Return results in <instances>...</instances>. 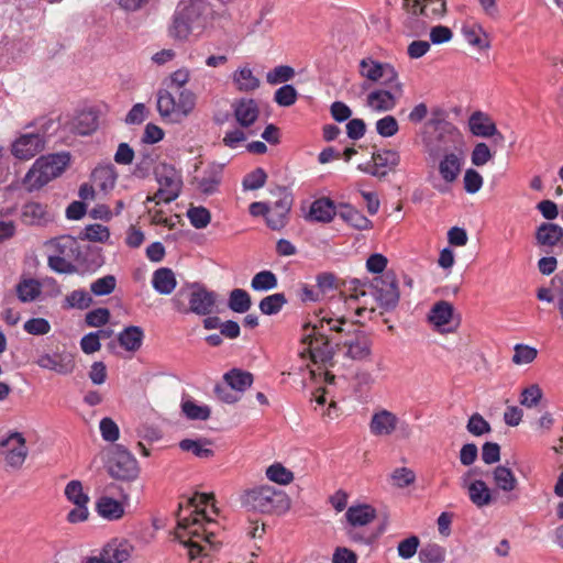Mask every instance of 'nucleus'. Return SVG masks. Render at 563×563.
<instances>
[{
	"label": "nucleus",
	"mask_w": 563,
	"mask_h": 563,
	"mask_svg": "<svg viewBox=\"0 0 563 563\" xmlns=\"http://www.w3.org/2000/svg\"><path fill=\"white\" fill-rule=\"evenodd\" d=\"M471 132L481 137H498L504 141V135L497 130L493 120L482 111L474 112L468 120Z\"/></svg>",
	"instance_id": "19"
},
{
	"label": "nucleus",
	"mask_w": 563,
	"mask_h": 563,
	"mask_svg": "<svg viewBox=\"0 0 563 563\" xmlns=\"http://www.w3.org/2000/svg\"><path fill=\"white\" fill-rule=\"evenodd\" d=\"M152 286L161 295L172 294L177 286L174 272L167 267L156 269L153 273Z\"/></svg>",
	"instance_id": "25"
},
{
	"label": "nucleus",
	"mask_w": 563,
	"mask_h": 563,
	"mask_svg": "<svg viewBox=\"0 0 563 563\" xmlns=\"http://www.w3.org/2000/svg\"><path fill=\"white\" fill-rule=\"evenodd\" d=\"M21 220L27 225H43L49 220V216L45 206L32 201L23 206Z\"/></svg>",
	"instance_id": "27"
},
{
	"label": "nucleus",
	"mask_w": 563,
	"mask_h": 563,
	"mask_svg": "<svg viewBox=\"0 0 563 563\" xmlns=\"http://www.w3.org/2000/svg\"><path fill=\"white\" fill-rule=\"evenodd\" d=\"M445 560V550L437 543H428L419 551V561L421 563H443Z\"/></svg>",
	"instance_id": "47"
},
{
	"label": "nucleus",
	"mask_w": 563,
	"mask_h": 563,
	"mask_svg": "<svg viewBox=\"0 0 563 563\" xmlns=\"http://www.w3.org/2000/svg\"><path fill=\"white\" fill-rule=\"evenodd\" d=\"M536 240L539 246L552 249L561 245L563 247V228L555 223L543 222L537 228Z\"/></svg>",
	"instance_id": "22"
},
{
	"label": "nucleus",
	"mask_w": 563,
	"mask_h": 563,
	"mask_svg": "<svg viewBox=\"0 0 563 563\" xmlns=\"http://www.w3.org/2000/svg\"><path fill=\"white\" fill-rule=\"evenodd\" d=\"M98 114L93 110L79 112L73 121V131L79 135H89L98 129Z\"/></svg>",
	"instance_id": "28"
},
{
	"label": "nucleus",
	"mask_w": 563,
	"mask_h": 563,
	"mask_svg": "<svg viewBox=\"0 0 563 563\" xmlns=\"http://www.w3.org/2000/svg\"><path fill=\"white\" fill-rule=\"evenodd\" d=\"M107 468L111 477L122 482H132L140 473L136 459L121 445L110 452Z\"/></svg>",
	"instance_id": "9"
},
{
	"label": "nucleus",
	"mask_w": 563,
	"mask_h": 563,
	"mask_svg": "<svg viewBox=\"0 0 563 563\" xmlns=\"http://www.w3.org/2000/svg\"><path fill=\"white\" fill-rule=\"evenodd\" d=\"M252 299L250 294L241 288L233 289L229 295L228 307L236 313H244L250 310Z\"/></svg>",
	"instance_id": "43"
},
{
	"label": "nucleus",
	"mask_w": 563,
	"mask_h": 563,
	"mask_svg": "<svg viewBox=\"0 0 563 563\" xmlns=\"http://www.w3.org/2000/svg\"><path fill=\"white\" fill-rule=\"evenodd\" d=\"M241 504L249 510L272 514L287 510L289 498L283 490L269 485H261L246 489L241 495Z\"/></svg>",
	"instance_id": "7"
},
{
	"label": "nucleus",
	"mask_w": 563,
	"mask_h": 563,
	"mask_svg": "<svg viewBox=\"0 0 563 563\" xmlns=\"http://www.w3.org/2000/svg\"><path fill=\"white\" fill-rule=\"evenodd\" d=\"M211 442L207 439L191 440L184 439L179 442V448L186 452H192V454L200 459L212 457L214 452L209 448Z\"/></svg>",
	"instance_id": "40"
},
{
	"label": "nucleus",
	"mask_w": 563,
	"mask_h": 563,
	"mask_svg": "<svg viewBox=\"0 0 563 563\" xmlns=\"http://www.w3.org/2000/svg\"><path fill=\"white\" fill-rule=\"evenodd\" d=\"M29 128H34L33 132L46 141L47 136L57 132L59 123L53 118L43 117L26 125V129Z\"/></svg>",
	"instance_id": "49"
},
{
	"label": "nucleus",
	"mask_w": 563,
	"mask_h": 563,
	"mask_svg": "<svg viewBox=\"0 0 563 563\" xmlns=\"http://www.w3.org/2000/svg\"><path fill=\"white\" fill-rule=\"evenodd\" d=\"M196 103V96L187 89L177 90V107L179 118L189 114Z\"/></svg>",
	"instance_id": "58"
},
{
	"label": "nucleus",
	"mask_w": 563,
	"mask_h": 563,
	"mask_svg": "<svg viewBox=\"0 0 563 563\" xmlns=\"http://www.w3.org/2000/svg\"><path fill=\"white\" fill-rule=\"evenodd\" d=\"M267 179V174L261 167L255 168L246 174L243 178L242 185L245 190H257L262 188Z\"/></svg>",
	"instance_id": "55"
},
{
	"label": "nucleus",
	"mask_w": 563,
	"mask_h": 563,
	"mask_svg": "<svg viewBox=\"0 0 563 563\" xmlns=\"http://www.w3.org/2000/svg\"><path fill=\"white\" fill-rule=\"evenodd\" d=\"M514 351L511 360L517 365L530 364L538 355L537 349L521 343L516 344Z\"/></svg>",
	"instance_id": "54"
},
{
	"label": "nucleus",
	"mask_w": 563,
	"mask_h": 563,
	"mask_svg": "<svg viewBox=\"0 0 563 563\" xmlns=\"http://www.w3.org/2000/svg\"><path fill=\"white\" fill-rule=\"evenodd\" d=\"M277 285V276L267 269L256 273L251 280V287L255 291H268L275 289Z\"/></svg>",
	"instance_id": "45"
},
{
	"label": "nucleus",
	"mask_w": 563,
	"mask_h": 563,
	"mask_svg": "<svg viewBox=\"0 0 563 563\" xmlns=\"http://www.w3.org/2000/svg\"><path fill=\"white\" fill-rule=\"evenodd\" d=\"M68 257L59 255H48L47 264L48 267L59 274H74L77 272V267L69 261Z\"/></svg>",
	"instance_id": "59"
},
{
	"label": "nucleus",
	"mask_w": 563,
	"mask_h": 563,
	"mask_svg": "<svg viewBox=\"0 0 563 563\" xmlns=\"http://www.w3.org/2000/svg\"><path fill=\"white\" fill-rule=\"evenodd\" d=\"M155 175L159 189L153 199H157V202L162 201L165 203L176 200L183 187L181 174L172 165L161 164L156 168Z\"/></svg>",
	"instance_id": "11"
},
{
	"label": "nucleus",
	"mask_w": 563,
	"mask_h": 563,
	"mask_svg": "<svg viewBox=\"0 0 563 563\" xmlns=\"http://www.w3.org/2000/svg\"><path fill=\"white\" fill-rule=\"evenodd\" d=\"M191 225L196 229H205L211 221V213L205 207H191L187 211Z\"/></svg>",
	"instance_id": "52"
},
{
	"label": "nucleus",
	"mask_w": 563,
	"mask_h": 563,
	"mask_svg": "<svg viewBox=\"0 0 563 563\" xmlns=\"http://www.w3.org/2000/svg\"><path fill=\"white\" fill-rule=\"evenodd\" d=\"M413 8L426 18L441 16L445 13V0H413Z\"/></svg>",
	"instance_id": "44"
},
{
	"label": "nucleus",
	"mask_w": 563,
	"mask_h": 563,
	"mask_svg": "<svg viewBox=\"0 0 563 563\" xmlns=\"http://www.w3.org/2000/svg\"><path fill=\"white\" fill-rule=\"evenodd\" d=\"M36 364L45 369L54 371L58 374L67 375L75 369V362L67 354H43L36 361Z\"/></svg>",
	"instance_id": "20"
},
{
	"label": "nucleus",
	"mask_w": 563,
	"mask_h": 563,
	"mask_svg": "<svg viewBox=\"0 0 563 563\" xmlns=\"http://www.w3.org/2000/svg\"><path fill=\"white\" fill-rule=\"evenodd\" d=\"M493 478L496 487L506 493L512 492L518 485V481L512 471L504 465L494 468Z\"/></svg>",
	"instance_id": "39"
},
{
	"label": "nucleus",
	"mask_w": 563,
	"mask_h": 563,
	"mask_svg": "<svg viewBox=\"0 0 563 563\" xmlns=\"http://www.w3.org/2000/svg\"><path fill=\"white\" fill-rule=\"evenodd\" d=\"M91 179L97 187L107 191L114 187L117 173L112 165L98 166L92 170Z\"/></svg>",
	"instance_id": "37"
},
{
	"label": "nucleus",
	"mask_w": 563,
	"mask_h": 563,
	"mask_svg": "<svg viewBox=\"0 0 563 563\" xmlns=\"http://www.w3.org/2000/svg\"><path fill=\"white\" fill-rule=\"evenodd\" d=\"M65 496L74 505H87L89 503V497L84 493L80 481H70L65 487Z\"/></svg>",
	"instance_id": "51"
},
{
	"label": "nucleus",
	"mask_w": 563,
	"mask_h": 563,
	"mask_svg": "<svg viewBox=\"0 0 563 563\" xmlns=\"http://www.w3.org/2000/svg\"><path fill=\"white\" fill-rule=\"evenodd\" d=\"M234 118L243 128L251 126L260 115V109L254 99L242 98L233 104Z\"/></svg>",
	"instance_id": "24"
},
{
	"label": "nucleus",
	"mask_w": 563,
	"mask_h": 563,
	"mask_svg": "<svg viewBox=\"0 0 563 563\" xmlns=\"http://www.w3.org/2000/svg\"><path fill=\"white\" fill-rule=\"evenodd\" d=\"M266 476L269 481L287 485L292 482L294 474L280 463H275L266 468Z\"/></svg>",
	"instance_id": "50"
},
{
	"label": "nucleus",
	"mask_w": 563,
	"mask_h": 563,
	"mask_svg": "<svg viewBox=\"0 0 563 563\" xmlns=\"http://www.w3.org/2000/svg\"><path fill=\"white\" fill-rule=\"evenodd\" d=\"M274 100L282 107L292 106L297 100V91L291 85H284L275 91Z\"/></svg>",
	"instance_id": "62"
},
{
	"label": "nucleus",
	"mask_w": 563,
	"mask_h": 563,
	"mask_svg": "<svg viewBox=\"0 0 563 563\" xmlns=\"http://www.w3.org/2000/svg\"><path fill=\"white\" fill-rule=\"evenodd\" d=\"M181 410L190 420H207L211 413L208 406H199L191 400L184 401L181 404Z\"/></svg>",
	"instance_id": "53"
},
{
	"label": "nucleus",
	"mask_w": 563,
	"mask_h": 563,
	"mask_svg": "<svg viewBox=\"0 0 563 563\" xmlns=\"http://www.w3.org/2000/svg\"><path fill=\"white\" fill-rule=\"evenodd\" d=\"M96 510L100 517L110 521L119 520L124 515L122 503L109 496H102L97 500Z\"/></svg>",
	"instance_id": "26"
},
{
	"label": "nucleus",
	"mask_w": 563,
	"mask_h": 563,
	"mask_svg": "<svg viewBox=\"0 0 563 563\" xmlns=\"http://www.w3.org/2000/svg\"><path fill=\"white\" fill-rule=\"evenodd\" d=\"M144 339V331L141 327L130 325L119 333L118 341L120 345L129 352L140 350Z\"/></svg>",
	"instance_id": "29"
},
{
	"label": "nucleus",
	"mask_w": 563,
	"mask_h": 563,
	"mask_svg": "<svg viewBox=\"0 0 563 563\" xmlns=\"http://www.w3.org/2000/svg\"><path fill=\"white\" fill-rule=\"evenodd\" d=\"M92 302V298L84 289L71 291L66 297V303L69 308L87 309Z\"/></svg>",
	"instance_id": "61"
},
{
	"label": "nucleus",
	"mask_w": 563,
	"mask_h": 563,
	"mask_svg": "<svg viewBox=\"0 0 563 563\" xmlns=\"http://www.w3.org/2000/svg\"><path fill=\"white\" fill-rule=\"evenodd\" d=\"M343 332L347 338L343 341L346 356L353 360H364L371 355L372 340L369 334L361 330L354 322L347 320Z\"/></svg>",
	"instance_id": "13"
},
{
	"label": "nucleus",
	"mask_w": 563,
	"mask_h": 563,
	"mask_svg": "<svg viewBox=\"0 0 563 563\" xmlns=\"http://www.w3.org/2000/svg\"><path fill=\"white\" fill-rule=\"evenodd\" d=\"M418 8L411 5L410 15L406 21V27L413 36H420L427 32V23L419 18Z\"/></svg>",
	"instance_id": "60"
},
{
	"label": "nucleus",
	"mask_w": 563,
	"mask_h": 563,
	"mask_svg": "<svg viewBox=\"0 0 563 563\" xmlns=\"http://www.w3.org/2000/svg\"><path fill=\"white\" fill-rule=\"evenodd\" d=\"M294 76L295 70L292 67L287 65H280L267 73L266 80L269 85H278L282 82L289 81L290 79L294 78Z\"/></svg>",
	"instance_id": "56"
},
{
	"label": "nucleus",
	"mask_w": 563,
	"mask_h": 563,
	"mask_svg": "<svg viewBox=\"0 0 563 563\" xmlns=\"http://www.w3.org/2000/svg\"><path fill=\"white\" fill-rule=\"evenodd\" d=\"M184 292L185 290L180 289L177 296L173 299L174 307L177 311L181 313H195L198 316H209L213 312L218 298V295L214 291L208 290L199 284L190 285L188 307L178 299V296L184 295Z\"/></svg>",
	"instance_id": "8"
},
{
	"label": "nucleus",
	"mask_w": 563,
	"mask_h": 563,
	"mask_svg": "<svg viewBox=\"0 0 563 563\" xmlns=\"http://www.w3.org/2000/svg\"><path fill=\"white\" fill-rule=\"evenodd\" d=\"M232 79L236 89L242 92H249L260 87V79L254 76L252 69L249 66L240 67L236 69Z\"/></svg>",
	"instance_id": "34"
},
{
	"label": "nucleus",
	"mask_w": 563,
	"mask_h": 563,
	"mask_svg": "<svg viewBox=\"0 0 563 563\" xmlns=\"http://www.w3.org/2000/svg\"><path fill=\"white\" fill-rule=\"evenodd\" d=\"M106 563H126L131 556V547L128 543H108L100 553Z\"/></svg>",
	"instance_id": "33"
},
{
	"label": "nucleus",
	"mask_w": 563,
	"mask_h": 563,
	"mask_svg": "<svg viewBox=\"0 0 563 563\" xmlns=\"http://www.w3.org/2000/svg\"><path fill=\"white\" fill-rule=\"evenodd\" d=\"M223 382L228 384L232 390L240 394L252 385L253 375L249 372L233 368L223 375Z\"/></svg>",
	"instance_id": "31"
},
{
	"label": "nucleus",
	"mask_w": 563,
	"mask_h": 563,
	"mask_svg": "<svg viewBox=\"0 0 563 563\" xmlns=\"http://www.w3.org/2000/svg\"><path fill=\"white\" fill-rule=\"evenodd\" d=\"M222 178V168L220 166L210 167L206 174L198 180V188L205 195H212L217 191Z\"/></svg>",
	"instance_id": "42"
},
{
	"label": "nucleus",
	"mask_w": 563,
	"mask_h": 563,
	"mask_svg": "<svg viewBox=\"0 0 563 563\" xmlns=\"http://www.w3.org/2000/svg\"><path fill=\"white\" fill-rule=\"evenodd\" d=\"M287 303V299L283 292H276L264 297L258 305L263 314L273 316L278 313Z\"/></svg>",
	"instance_id": "46"
},
{
	"label": "nucleus",
	"mask_w": 563,
	"mask_h": 563,
	"mask_svg": "<svg viewBox=\"0 0 563 563\" xmlns=\"http://www.w3.org/2000/svg\"><path fill=\"white\" fill-rule=\"evenodd\" d=\"M336 214V207L330 198H319L314 200L306 217L308 221L329 223Z\"/></svg>",
	"instance_id": "23"
},
{
	"label": "nucleus",
	"mask_w": 563,
	"mask_h": 563,
	"mask_svg": "<svg viewBox=\"0 0 563 563\" xmlns=\"http://www.w3.org/2000/svg\"><path fill=\"white\" fill-rule=\"evenodd\" d=\"M117 279L113 275H106L96 279L90 285V290L96 296H107L115 289Z\"/></svg>",
	"instance_id": "57"
},
{
	"label": "nucleus",
	"mask_w": 563,
	"mask_h": 563,
	"mask_svg": "<svg viewBox=\"0 0 563 563\" xmlns=\"http://www.w3.org/2000/svg\"><path fill=\"white\" fill-rule=\"evenodd\" d=\"M398 130V122L393 115H386L376 122V131L383 137H391Z\"/></svg>",
	"instance_id": "63"
},
{
	"label": "nucleus",
	"mask_w": 563,
	"mask_h": 563,
	"mask_svg": "<svg viewBox=\"0 0 563 563\" xmlns=\"http://www.w3.org/2000/svg\"><path fill=\"white\" fill-rule=\"evenodd\" d=\"M349 523L353 527L366 526L376 517L375 509L369 505L352 506L345 512Z\"/></svg>",
	"instance_id": "30"
},
{
	"label": "nucleus",
	"mask_w": 563,
	"mask_h": 563,
	"mask_svg": "<svg viewBox=\"0 0 563 563\" xmlns=\"http://www.w3.org/2000/svg\"><path fill=\"white\" fill-rule=\"evenodd\" d=\"M110 238L109 229L106 225L95 223L87 225L82 232L79 233V239L103 243Z\"/></svg>",
	"instance_id": "48"
},
{
	"label": "nucleus",
	"mask_w": 563,
	"mask_h": 563,
	"mask_svg": "<svg viewBox=\"0 0 563 563\" xmlns=\"http://www.w3.org/2000/svg\"><path fill=\"white\" fill-rule=\"evenodd\" d=\"M428 124L434 128L438 136L435 140L426 141V151L432 158L444 154L439 163V173L446 184H452L461 173V158L449 151L461 142V133L455 125L445 120L431 119Z\"/></svg>",
	"instance_id": "2"
},
{
	"label": "nucleus",
	"mask_w": 563,
	"mask_h": 563,
	"mask_svg": "<svg viewBox=\"0 0 563 563\" xmlns=\"http://www.w3.org/2000/svg\"><path fill=\"white\" fill-rule=\"evenodd\" d=\"M210 496L207 494H196L191 497L188 503L195 509L190 516L178 517V523L175 531V538L188 549V556L190 560L196 559L200 554H206V545L202 542L211 545L212 538L214 537L213 531L209 529L213 525L206 516L205 510H199L198 507L207 505L210 500Z\"/></svg>",
	"instance_id": "1"
},
{
	"label": "nucleus",
	"mask_w": 563,
	"mask_h": 563,
	"mask_svg": "<svg viewBox=\"0 0 563 563\" xmlns=\"http://www.w3.org/2000/svg\"><path fill=\"white\" fill-rule=\"evenodd\" d=\"M373 164L358 165V169L375 177H385L400 162V155L394 150H382L373 153Z\"/></svg>",
	"instance_id": "15"
},
{
	"label": "nucleus",
	"mask_w": 563,
	"mask_h": 563,
	"mask_svg": "<svg viewBox=\"0 0 563 563\" xmlns=\"http://www.w3.org/2000/svg\"><path fill=\"white\" fill-rule=\"evenodd\" d=\"M454 308L452 303L445 300L438 301L431 308L428 320L441 332H451L452 328L448 327L453 318Z\"/></svg>",
	"instance_id": "21"
},
{
	"label": "nucleus",
	"mask_w": 563,
	"mask_h": 563,
	"mask_svg": "<svg viewBox=\"0 0 563 563\" xmlns=\"http://www.w3.org/2000/svg\"><path fill=\"white\" fill-rule=\"evenodd\" d=\"M157 110L164 118L179 120L177 98L168 90H161L157 95Z\"/></svg>",
	"instance_id": "36"
},
{
	"label": "nucleus",
	"mask_w": 563,
	"mask_h": 563,
	"mask_svg": "<svg viewBox=\"0 0 563 563\" xmlns=\"http://www.w3.org/2000/svg\"><path fill=\"white\" fill-rule=\"evenodd\" d=\"M70 162L67 152L48 154L38 157L24 177V185L30 191L38 190L54 178L63 174Z\"/></svg>",
	"instance_id": "6"
},
{
	"label": "nucleus",
	"mask_w": 563,
	"mask_h": 563,
	"mask_svg": "<svg viewBox=\"0 0 563 563\" xmlns=\"http://www.w3.org/2000/svg\"><path fill=\"white\" fill-rule=\"evenodd\" d=\"M320 314L305 323L302 343L308 345L307 350L313 363L325 365L332 361L334 355V349L328 339L327 332H344L347 319L325 311H321Z\"/></svg>",
	"instance_id": "3"
},
{
	"label": "nucleus",
	"mask_w": 563,
	"mask_h": 563,
	"mask_svg": "<svg viewBox=\"0 0 563 563\" xmlns=\"http://www.w3.org/2000/svg\"><path fill=\"white\" fill-rule=\"evenodd\" d=\"M27 454L26 440L21 432H9L0 440V457L7 467L20 470Z\"/></svg>",
	"instance_id": "12"
},
{
	"label": "nucleus",
	"mask_w": 563,
	"mask_h": 563,
	"mask_svg": "<svg viewBox=\"0 0 563 563\" xmlns=\"http://www.w3.org/2000/svg\"><path fill=\"white\" fill-rule=\"evenodd\" d=\"M209 3L205 0H189L180 3L173 15L168 34L176 41H186L191 34H199L208 23Z\"/></svg>",
	"instance_id": "4"
},
{
	"label": "nucleus",
	"mask_w": 563,
	"mask_h": 563,
	"mask_svg": "<svg viewBox=\"0 0 563 563\" xmlns=\"http://www.w3.org/2000/svg\"><path fill=\"white\" fill-rule=\"evenodd\" d=\"M468 497L471 501L477 507H484L492 503V493L486 483L482 479H475L467 483Z\"/></svg>",
	"instance_id": "32"
},
{
	"label": "nucleus",
	"mask_w": 563,
	"mask_h": 563,
	"mask_svg": "<svg viewBox=\"0 0 563 563\" xmlns=\"http://www.w3.org/2000/svg\"><path fill=\"white\" fill-rule=\"evenodd\" d=\"M397 424V416L387 409H382L372 416L369 431L373 435L386 437L390 435L396 430Z\"/></svg>",
	"instance_id": "17"
},
{
	"label": "nucleus",
	"mask_w": 563,
	"mask_h": 563,
	"mask_svg": "<svg viewBox=\"0 0 563 563\" xmlns=\"http://www.w3.org/2000/svg\"><path fill=\"white\" fill-rule=\"evenodd\" d=\"M292 202L291 194L285 188H278V199L273 206H268L267 212L266 223L272 230H280L287 224Z\"/></svg>",
	"instance_id": "14"
},
{
	"label": "nucleus",
	"mask_w": 563,
	"mask_h": 563,
	"mask_svg": "<svg viewBox=\"0 0 563 563\" xmlns=\"http://www.w3.org/2000/svg\"><path fill=\"white\" fill-rule=\"evenodd\" d=\"M45 148V140L32 132L21 134L11 145L12 155L22 161H29Z\"/></svg>",
	"instance_id": "16"
},
{
	"label": "nucleus",
	"mask_w": 563,
	"mask_h": 563,
	"mask_svg": "<svg viewBox=\"0 0 563 563\" xmlns=\"http://www.w3.org/2000/svg\"><path fill=\"white\" fill-rule=\"evenodd\" d=\"M360 75L372 81L377 82L383 79L384 85L395 88L399 96H402V84L398 80V73L387 63H380L372 57H365L360 62Z\"/></svg>",
	"instance_id": "10"
},
{
	"label": "nucleus",
	"mask_w": 563,
	"mask_h": 563,
	"mask_svg": "<svg viewBox=\"0 0 563 563\" xmlns=\"http://www.w3.org/2000/svg\"><path fill=\"white\" fill-rule=\"evenodd\" d=\"M367 285L371 289V295L382 309L391 311L397 307L400 294L394 272H386L380 276L374 277L371 282L352 279L347 287V290L351 291L350 299L358 300L361 297H366L367 292L364 287Z\"/></svg>",
	"instance_id": "5"
},
{
	"label": "nucleus",
	"mask_w": 563,
	"mask_h": 563,
	"mask_svg": "<svg viewBox=\"0 0 563 563\" xmlns=\"http://www.w3.org/2000/svg\"><path fill=\"white\" fill-rule=\"evenodd\" d=\"M466 429L473 435L479 437L490 432V424L479 413L470 417Z\"/></svg>",
	"instance_id": "64"
},
{
	"label": "nucleus",
	"mask_w": 563,
	"mask_h": 563,
	"mask_svg": "<svg viewBox=\"0 0 563 563\" xmlns=\"http://www.w3.org/2000/svg\"><path fill=\"white\" fill-rule=\"evenodd\" d=\"M53 251L52 255L71 257L78 249L77 240L70 235H62L46 243Z\"/></svg>",
	"instance_id": "38"
},
{
	"label": "nucleus",
	"mask_w": 563,
	"mask_h": 563,
	"mask_svg": "<svg viewBox=\"0 0 563 563\" xmlns=\"http://www.w3.org/2000/svg\"><path fill=\"white\" fill-rule=\"evenodd\" d=\"M15 291L21 302H32L41 295V283L34 278L23 279L15 286Z\"/></svg>",
	"instance_id": "41"
},
{
	"label": "nucleus",
	"mask_w": 563,
	"mask_h": 563,
	"mask_svg": "<svg viewBox=\"0 0 563 563\" xmlns=\"http://www.w3.org/2000/svg\"><path fill=\"white\" fill-rule=\"evenodd\" d=\"M391 89L394 92L385 89L373 90L367 95L366 106L375 112L393 110L401 96L398 95L395 88Z\"/></svg>",
	"instance_id": "18"
},
{
	"label": "nucleus",
	"mask_w": 563,
	"mask_h": 563,
	"mask_svg": "<svg viewBox=\"0 0 563 563\" xmlns=\"http://www.w3.org/2000/svg\"><path fill=\"white\" fill-rule=\"evenodd\" d=\"M339 216L344 222L356 230H368L372 228V221L350 205H343Z\"/></svg>",
	"instance_id": "35"
}]
</instances>
